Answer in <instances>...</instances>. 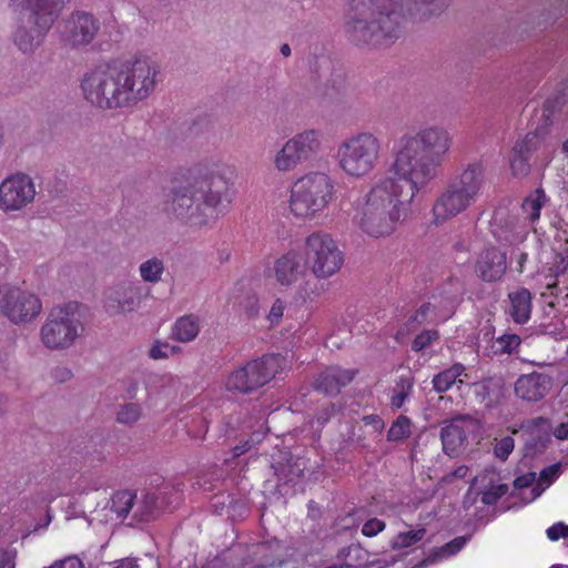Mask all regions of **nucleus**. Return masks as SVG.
Segmentation results:
<instances>
[{"label": "nucleus", "instance_id": "obj_1", "mask_svg": "<svg viewBox=\"0 0 568 568\" xmlns=\"http://www.w3.org/2000/svg\"><path fill=\"white\" fill-rule=\"evenodd\" d=\"M400 141L392 164L397 179H381L354 206V224L371 239H385L396 231L407 206L437 176L452 146L449 132L440 126L405 134Z\"/></svg>", "mask_w": 568, "mask_h": 568}, {"label": "nucleus", "instance_id": "obj_2", "mask_svg": "<svg viewBox=\"0 0 568 568\" xmlns=\"http://www.w3.org/2000/svg\"><path fill=\"white\" fill-rule=\"evenodd\" d=\"M234 175L226 164H199L173 179L164 210L190 226L207 225L231 204Z\"/></svg>", "mask_w": 568, "mask_h": 568}, {"label": "nucleus", "instance_id": "obj_3", "mask_svg": "<svg viewBox=\"0 0 568 568\" xmlns=\"http://www.w3.org/2000/svg\"><path fill=\"white\" fill-rule=\"evenodd\" d=\"M449 0H349L345 32L356 44L387 47L403 33L409 16L425 20L440 13Z\"/></svg>", "mask_w": 568, "mask_h": 568}, {"label": "nucleus", "instance_id": "obj_4", "mask_svg": "<svg viewBox=\"0 0 568 568\" xmlns=\"http://www.w3.org/2000/svg\"><path fill=\"white\" fill-rule=\"evenodd\" d=\"M64 0H10L13 10H20L19 26L13 41L20 51L32 52L45 38L62 11Z\"/></svg>", "mask_w": 568, "mask_h": 568}, {"label": "nucleus", "instance_id": "obj_5", "mask_svg": "<svg viewBox=\"0 0 568 568\" xmlns=\"http://www.w3.org/2000/svg\"><path fill=\"white\" fill-rule=\"evenodd\" d=\"M484 166L468 164L439 194L432 209V224L442 225L466 211L475 201L484 183Z\"/></svg>", "mask_w": 568, "mask_h": 568}, {"label": "nucleus", "instance_id": "obj_6", "mask_svg": "<svg viewBox=\"0 0 568 568\" xmlns=\"http://www.w3.org/2000/svg\"><path fill=\"white\" fill-rule=\"evenodd\" d=\"M335 181L326 172L312 171L294 181L288 211L295 219L313 220L324 212L335 196Z\"/></svg>", "mask_w": 568, "mask_h": 568}, {"label": "nucleus", "instance_id": "obj_7", "mask_svg": "<svg viewBox=\"0 0 568 568\" xmlns=\"http://www.w3.org/2000/svg\"><path fill=\"white\" fill-rule=\"evenodd\" d=\"M80 88L85 101L101 110L129 106L119 60L88 70L81 79Z\"/></svg>", "mask_w": 568, "mask_h": 568}, {"label": "nucleus", "instance_id": "obj_8", "mask_svg": "<svg viewBox=\"0 0 568 568\" xmlns=\"http://www.w3.org/2000/svg\"><path fill=\"white\" fill-rule=\"evenodd\" d=\"M382 142L372 132H357L343 140L336 153L338 168L353 179H363L377 168Z\"/></svg>", "mask_w": 568, "mask_h": 568}, {"label": "nucleus", "instance_id": "obj_9", "mask_svg": "<svg viewBox=\"0 0 568 568\" xmlns=\"http://www.w3.org/2000/svg\"><path fill=\"white\" fill-rule=\"evenodd\" d=\"M286 365L281 354H265L230 373L225 381L229 392L250 394L272 381Z\"/></svg>", "mask_w": 568, "mask_h": 568}, {"label": "nucleus", "instance_id": "obj_10", "mask_svg": "<svg viewBox=\"0 0 568 568\" xmlns=\"http://www.w3.org/2000/svg\"><path fill=\"white\" fill-rule=\"evenodd\" d=\"M119 68L129 106L148 99L160 82V65L151 57L140 55L131 60H119Z\"/></svg>", "mask_w": 568, "mask_h": 568}, {"label": "nucleus", "instance_id": "obj_11", "mask_svg": "<svg viewBox=\"0 0 568 568\" xmlns=\"http://www.w3.org/2000/svg\"><path fill=\"white\" fill-rule=\"evenodd\" d=\"M304 256L311 272L320 280L332 277L344 264V253L336 241L322 230L314 231L305 237Z\"/></svg>", "mask_w": 568, "mask_h": 568}, {"label": "nucleus", "instance_id": "obj_12", "mask_svg": "<svg viewBox=\"0 0 568 568\" xmlns=\"http://www.w3.org/2000/svg\"><path fill=\"white\" fill-rule=\"evenodd\" d=\"M77 305L68 304L53 308L40 328V339L44 347L52 351L65 349L73 345L82 331L75 316Z\"/></svg>", "mask_w": 568, "mask_h": 568}, {"label": "nucleus", "instance_id": "obj_13", "mask_svg": "<svg viewBox=\"0 0 568 568\" xmlns=\"http://www.w3.org/2000/svg\"><path fill=\"white\" fill-rule=\"evenodd\" d=\"M42 303L40 298L17 286H0V313L12 323H24L40 314Z\"/></svg>", "mask_w": 568, "mask_h": 568}, {"label": "nucleus", "instance_id": "obj_14", "mask_svg": "<svg viewBox=\"0 0 568 568\" xmlns=\"http://www.w3.org/2000/svg\"><path fill=\"white\" fill-rule=\"evenodd\" d=\"M100 30L99 20L85 11L72 12L60 24L61 42L71 49L89 45Z\"/></svg>", "mask_w": 568, "mask_h": 568}, {"label": "nucleus", "instance_id": "obj_15", "mask_svg": "<svg viewBox=\"0 0 568 568\" xmlns=\"http://www.w3.org/2000/svg\"><path fill=\"white\" fill-rule=\"evenodd\" d=\"M36 186L32 179L24 173L9 175L0 183V210L19 211L33 201Z\"/></svg>", "mask_w": 568, "mask_h": 568}, {"label": "nucleus", "instance_id": "obj_16", "mask_svg": "<svg viewBox=\"0 0 568 568\" xmlns=\"http://www.w3.org/2000/svg\"><path fill=\"white\" fill-rule=\"evenodd\" d=\"M507 270L506 253L496 246L484 248L475 264L476 274L488 283L497 282L503 278Z\"/></svg>", "mask_w": 568, "mask_h": 568}, {"label": "nucleus", "instance_id": "obj_17", "mask_svg": "<svg viewBox=\"0 0 568 568\" xmlns=\"http://www.w3.org/2000/svg\"><path fill=\"white\" fill-rule=\"evenodd\" d=\"M305 270L302 264V256L295 250H290L278 256L272 267L275 282L280 286L291 287L303 276Z\"/></svg>", "mask_w": 568, "mask_h": 568}, {"label": "nucleus", "instance_id": "obj_18", "mask_svg": "<svg viewBox=\"0 0 568 568\" xmlns=\"http://www.w3.org/2000/svg\"><path fill=\"white\" fill-rule=\"evenodd\" d=\"M358 369L343 368L341 366H328L323 369L314 382V389L325 395H337L342 388L349 385Z\"/></svg>", "mask_w": 568, "mask_h": 568}, {"label": "nucleus", "instance_id": "obj_19", "mask_svg": "<svg viewBox=\"0 0 568 568\" xmlns=\"http://www.w3.org/2000/svg\"><path fill=\"white\" fill-rule=\"evenodd\" d=\"M552 387V378L544 373L532 372L520 375L515 383V394L523 400L538 402Z\"/></svg>", "mask_w": 568, "mask_h": 568}, {"label": "nucleus", "instance_id": "obj_20", "mask_svg": "<svg viewBox=\"0 0 568 568\" xmlns=\"http://www.w3.org/2000/svg\"><path fill=\"white\" fill-rule=\"evenodd\" d=\"M141 288L133 283H124L112 290L105 301V307L111 314L131 312L139 304Z\"/></svg>", "mask_w": 568, "mask_h": 568}, {"label": "nucleus", "instance_id": "obj_21", "mask_svg": "<svg viewBox=\"0 0 568 568\" xmlns=\"http://www.w3.org/2000/svg\"><path fill=\"white\" fill-rule=\"evenodd\" d=\"M466 417L459 416L453 418L440 430L443 449L448 456H455L467 440V434L464 428Z\"/></svg>", "mask_w": 568, "mask_h": 568}, {"label": "nucleus", "instance_id": "obj_22", "mask_svg": "<svg viewBox=\"0 0 568 568\" xmlns=\"http://www.w3.org/2000/svg\"><path fill=\"white\" fill-rule=\"evenodd\" d=\"M321 131L310 129L295 134L290 141L296 148L302 160L307 161L321 150Z\"/></svg>", "mask_w": 568, "mask_h": 568}, {"label": "nucleus", "instance_id": "obj_23", "mask_svg": "<svg viewBox=\"0 0 568 568\" xmlns=\"http://www.w3.org/2000/svg\"><path fill=\"white\" fill-rule=\"evenodd\" d=\"M510 301L509 314L517 324H526L531 314V293L527 288H519L508 295Z\"/></svg>", "mask_w": 568, "mask_h": 568}, {"label": "nucleus", "instance_id": "obj_24", "mask_svg": "<svg viewBox=\"0 0 568 568\" xmlns=\"http://www.w3.org/2000/svg\"><path fill=\"white\" fill-rule=\"evenodd\" d=\"M465 372V366L460 363H455L450 367L439 372L433 377L432 384L435 392L442 394L449 390L454 384L463 383L459 378Z\"/></svg>", "mask_w": 568, "mask_h": 568}, {"label": "nucleus", "instance_id": "obj_25", "mask_svg": "<svg viewBox=\"0 0 568 568\" xmlns=\"http://www.w3.org/2000/svg\"><path fill=\"white\" fill-rule=\"evenodd\" d=\"M200 332V320L197 316L190 314L176 320L173 327V336L182 342L193 341Z\"/></svg>", "mask_w": 568, "mask_h": 568}, {"label": "nucleus", "instance_id": "obj_26", "mask_svg": "<svg viewBox=\"0 0 568 568\" xmlns=\"http://www.w3.org/2000/svg\"><path fill=\"white\" fill-rule=\"evenodd\" d=\"M301 162H303V160L290 140L285 142L274 156V166L280 172L293 171Z\"/></svg>", "mask_w": 568, "mask_h": 568}, {"label": "nucleus", "instance_id": "obj_27", "mask_svg": "<svg viewBox=\"0 0 568 568\" xmlns=\"http://www.w3.org/2000/svg\"><path fill=\"white\" fill-rule=\"evenodd\" d=\"M547 201L546 193L541 187L536 189L525 197L521 210L530 223H535L540 219L541 209Z\"/></svg>", "mask_w": 568, "mask_h": 568}, {"label": "nucleus", "instance_id": "obj_28", "mask_svg": "<svg viewBox=\"0 0 568 568\" xmlns=\"http://www.w3.org/2000/svg\"><path fill=\"white\" fill-rule=\"evenodd\" d=\"M136 495L130 490H119L111 498V509L119 518H126L134 506Z\"/></svg>", "mask_w": 568, "mask_h": 568}, {"label": "nucleus", "instance_id": "obj_29", "mask_svg": "<svg viewBox=\"0 0 568 568\" xmlns=\"http://www.w3.org/2000/svg\"><path fill=\"white\" fill-rule=\"evenodd\" d=\"M413 392V382L407 376H400L393 388L390 396V406L394 409H399L404 406L406 399Z\"/></svg>", "mask_w": 568, "mask_h": 568}, {"label": "nucleus", "instance_id": "obj_30", "mask_svg": "<svg viewBox=\"0 0 568 568\" xmlns=\"http://www.w3.org/2000/svg\"><path fill=\"white\" fill-rule=\"evenodd\" d=\"M412 434V420L406 415H399L387 430L388 442L406 439Z\"/></svg>", "mask_w": 568, "mask_h": 568}, {"label": "nucleus", "instance_id": "obj_31", "mask_svg": "<svg viewBox=\"0 0 568 568\" xmlns=\"http://www.w3.org/2000/svg\"><path fill=\"white\" fill-rule=\"evenodd\" d=\"M164 272L163 262L156 257L150 258L140 265V274L143 281L158 283Z\"/></svg>", "mask_w": 568, "mask_h": 568}, {"label": "nucleus", "instance_id": "obj_32", "mask_svg": "<svg viewBox=\"0 0 568 568\" xmlns=\"http://www.w3.org/2000/svg\"><path fill=\"white\" fill-rule=\"evenodd\" d=\"M425 535H426L425 528L399 532L395 536V538L392 542V548L393 549L408 548V547L417 544L418 541H420L425 537Z\"/></svg>", "mask_w": 568, "mask_h": 568}, {"label": "nucleus", "instance_id": "obj_33", "mask_svg": "<svg viewBox=\"0 0 568 568\" xmlns=\"http://www.w3.org/2000/svg\"><path fill=\"white\" fill-rule=\"evenodd\" d=\"M521 339L517 334H504L495 339V352L500 354H510L519 347Z\"/></svg>", "mask_w": 568, "mask_h": 568}, {"label": "nucleus", "instance_id": "obj_34", "mask_svg": "<svg viewBox=\"0 0 568 568\" xmlns=\"http://www.w3.org/2000/svg\"><path fill=\"white\" fill-rule=\"evenodd\" d=\"M438 338L439 332L437 329H424L412 342V349L414 352H422L433 345Z\"/></svg>", "mask_w": 568, "mask_h": 568}, {"label": "nucleus", "instance_id": "obj_35", "mask_svg": "<svg viewBox=\"0 0 568 568\" xmlns=\"http://www.w3.org/2000/svg\"><path fill=\"white\" fill-rule=\"evenodd\" d=\"M538 136L536 133L529 132L523 139L516 141L513 152L518 155L530 158V154L537 148Z\"/></svg>", "mask_w": 568, "mask_h": 568}, {"label": "nucleus", "instance_id": "obj_36", "mask_svg": "<svg viewBox=\"0 0 568 568\" xmlns=\"http://www.w3.org/2000/svg\"><path fill=\"white\" fill-rule=\"evenodd\" d=\"M142 410L139 404L130 403L121 407L116 414V420L121 424H132L139 420Z\"/></svg>", "mask_w": 568, "mask_h": 568}, {"label": "nucleus", "instance_id": "obj_37", "mask_svg": "<svg viewBox=\"0 0 568 568\" xmlns=\"http://www.w3.org/2000/svg\"><path fill=\"white\" fill-rule=\"evenodd\" d=\"M507 491L508 486L506 484L495 485L481 493L480 500L484 505L493 506L496 505Z\"/></svg>", "mask_w": 568, "mask_h": 568}, {"label": "nucleus", "instance_id": "obj_38", "mask_svg": "<svg viewBox=\"0 0 568 568\" xmlns=\"http://www.w3.org/2000/svg\"><path fill=\"white\" fill-rule=\"evenodd\" d=\"M510 169L513 174L516 176H524L528 174L530 170L529 158L518 155L513 152L510 156Z\"/></svg>", "mask_w": 568, "mask_h": 568}, {"label": "nucleus", "instance_id": "obj_39", "mask_svg": "<svg viewBox=\"0 0 568 568\" xmlns=\"http://www.w3.org/2000/svg\"><path fill=\"white\" fill-rule=\"evenodd\" d=\"M386 527V524L384 520H381L378 518H371L367 521L364 523L362 527V534L365 537L372 538L382 532Z\"/></svg>", "mask_w": 568, "mask_h": 568}, {"label": "nucleus", "instance_id": "obj_40", "mask_svg": "<svg viewBox=\"0 0 568 568\" xmlns=\"http://www.w3.org/2000/svg\"><path fill=\"white\" fill-rule=\"evenodd\" d=\"M341 407L336 404L323 406L314 416L315 422L320 426H324L333 416L339 412Z\"/></svg>", "mask_w": 568, "mask_h": 568}, {"label": "nucleus", "instance_id": "obj_41", "mask_svg": "<svg viewBox=\"0 0 568 568\" xmlns=\"http://www.w3.org/2000/svg\"><path fill=\"white\" fill-rule=\"evenodd\" d=\"M176 347L168 343H155L150 349V357L153 359L168 358L175 353Z\"/></svg>", "mask_w": 568, "mask_h": 568}, {"label": "nucleus", "instance_id": "obj_42", "mask_svg": "<svg viewBox=\"0 0 568 568\" xmlns=\"http://www.w3.org/2000/svg\"><path fill=\"white\" fill-rule=\"evenodd\" d=\"M495 455L505 460L508 458L510 453L514 450V439L509 436H506L501 438L496 445H495Z\"/></svg>", "mask_w": 568, "mask_h": 568}, {"label": "nucleus", "instance_id": "obj_43", "mask_svg": "<svg viewBox=\"0 0 568 568\" xmlns=\"http://www.w3.org/2000/svg\"><path fill=\"white\" fill-rule=\"evenodd\" d=\"M546 535L549 540L557 541L560 538H568V525L559 521L554 525H551L547 530Z\"/></svg>", "mask_w": 568, "mask_h": 568}, {"label": "nucleus", "instance_id": "obj_44", "mask_svg": "<svg viewBox=\"0 0 568 568\" xmlns=\"http://www.w3.org/2000/svg\"><path fill=\"white\" fill-rule=\"evenodd\" d=\"M285 304L281 298H276L266 316L271 325H276L282 321Z\"/></svg>", "mask_w": 568, "mask_h": 568}, {"label": "nucleus", "instance_id": "obj_45", "mask_svg": "<svg viewBox=\"0 0 568 568\" xmlns=\"http://www.w3.org/2000/svg\"><path fill=\"white\" fill-rule=\"evenodd\" d=\"M560 473V464L556 463L541 469L539 481L549 486L558 477Z\"/></svg>", "mask_w": 568, "mask_h": 568}, {"label": "nucleus", "instance_id": "obj_46", "mask_svg": "<svg viewBox=\"0 0 568 568\" xmlns=\"http://www.w3.org/2000/svg\"><path fill=\"white\" fill-rule=\"evenodd\" d=\"M17 550L0 548V568H16Z\"/></svg>", "mask_w": 568, "mask_h": 568}, {"label": "nucleus", "instance_id": "obj_47", "mask_svg": "<svg viewBox=\"0 0 568 568\" xmlns=\"http://www.w3.org/2000/svg\"><path fill=\"white\" fill-rule=\"evenodd\" d=\"M362 422L365 426H371L373 432L381 435L385 428L383 418L377 414H369L362 417Z\"/></svg>", "mask_w": 568, "mask_h": 568}, {"label": "nucleus", "instance_id": "obj_48", "mask_svg": "<svg viewBox=\"0 0 568 568\" xmlns=\"http://www.w3.org/2000/svg\"><path fill=\"white\" fill-rule=\"evenodd\" d=\"M49 568H84V565L78 556H69L54 561Z\"/></svg>", "mask_w": 568, "mask_h": 568}, {"label": "nucleus", "instance_id": "obj_49", "mask_svg": "<svg viewBox=\"0 0 568 568\" xmlns=\"http://www.w3.org/2000/svg\"><path fill=\"white\" fill-rule=\"evenodd\" d=\"M154 517V505L153 499L149 503L148 500L144 501V505L142 508H139L134 513V518H136L140 521H149Z\"/></svg>", "mask_w": 568, "mask_h": 568}, {"label": "nucleus", "instance_id": "obj_50", "mask_svg": "<svg viewBox=\"0 0 568 568\" xmlns=\"http://www.w3.org/2000/svg\"><path fill=\"white\" fill-rule=\"evenodd\" d=\"M466 540V537L454 538L443 547V551L448 555H455L465 546Z\"/></svg>", "mask_w": 568, "mask_h": 568}, {"label": "nucleus", "instance_id": "obj_51", "mask_svg": "<svg viewBox=\"0 0 568 568\" xmlns=\"http://www.w3.org/2000/svg\"><path fill=\"white\" fill-rule=\"evenodd\" d=\"M536 479L535 473H527L521 476H518L514 480V487L517 489H524L530 487Z\"/></svg>", "mask_w": 568, "mask_h": 568}, {"label": "nucleus", "instance_id": "obj_52", "mask_svg": "<svg viewBox=\"0 0 568 568\" xmlns=\"http://www.w3.org/2000/svg\"><path fill=\"white\" fill-rule=\"evenodd\" d=\"M548 425H549V419L546 418V417L539 416V417L530 419L527 423V428L532 430L535 428H541V427H545V426H548Z\"/></svg>", "mask_w": 568, "mask_h": 568}, {"label": "nucleus", "instance_id": "obj_53", "mask_svg": "<svg viewBox=\"0 0 568 568\" xmlns=\"http://www.w3.org/2000/svg\"><path fill=\"white\" fill-rule=\"evenodd\" d=\"M554 436L557 439H568V423H561L554 429Z\"/></svg>", "mask_w": 568, "mask_h": 568}, {"label": "nucleus", "instance_id": "obj_54", "mask_svg": "<svg viewBox=\"0 0 568 568\" xmlns=\"http://www.w3.org/2000/svg\"><path fill=\"white\" fill-rule=\"evenodd\" d=\"M252 447V444H251V440H245L243 442L242 444L240 445H236L234 448H233V456L234 457H240L241 455L245 454L246 452H248Z\"/></svg>", "mask_w": 568, "mask_h": 568}, {"label": "nucleus", "instance_id": "obj_55", "mask_svg": "<svg viewBox=\"0 0 568 568\" xmlns=\"http://www.w3.org/2000/svg\"><path fill=\"white\" fill-rule=\"evenodd\" d=\"M432 305L429 303L423 304L415 313V321H424L427 316V313L430 311Z\"/></svg>", "mask_w": 568, "mask_h": 568}, {"label": "nucleus", "instance_id": "obj_56", "mask_svg": "<svg viewBox=\"0 0 568 568\" xmlns=\"http://www.w3.org/2000/svg\"><path fill=\"white\" fill-rule=\"evenodd\" d=\"M114 568H140L139 565L132 559H124L119 562Z\"/></svg>", "mask_w": 568, "mask_h": 568}, {"label": "nucleus", "instance_id": "obj_57", "mask_svg": "<svg viewBox=\"0 0 568 568\" xmlns=\"http://www.w3.org/2000/svg\"><path fill=\"white\" fill-rule=\"evenodd\" d=\"M527 258H528V254L525 253V252H521L517 258V264H518V267H517V271L519 273H523L524 272V265L525 263L527 262Z\"/></svg>", "mask_w": 568, "mask_h": 568}, {"label": "nucleus", "instance_id": "obj_58", "mask_svg": "<svg viewBox=\"0 0 568 568\" xmlns=\"http://www.w3.org/2000/svg\"><path fill=\"white\" fill-rule=\"evenodd\" d=\"M55 377L59 378L61 382L67 381L71 377V372L69 369L63 368L57 372Z\"/></svg>", "mask_w": 568, "mask_h": 568}, {"label": "nucleus", "instance_id": "obj_59", "mask_svg": "<svg viewBox=\"0 0 568 568\" xmlns=\"http://www.w3.org/2000/svg\"><path fill=\"white\" fill-rule=\"evenodd\" d=\"M467 471V467L466 466H460L458 467L455 471H454V475L457 476V477H464L465 474Z\"/></svg>", "mask_w": 568, "mask_h": 568}, {"label": "nucleus", "instance_id": "obj_60", "mask_svg": "<svg viewBox=\"0 0 568 568\" xmlns=\"http://www.w3.org/2000/svg\"><path fill=\"white\" fill-rule=\"evenodd\" d=\"M281 53L284 55V57H288L291 54V48L288 44L284 43L282 44L281 47Z\"/></svg>", "mask_w": 568, "mask_h": 568}, {"label": "nucleus", "instance_id": "obj_61", "mask_svg": "<svg viewBox=\"0 0 568 568\" xmlns=\"http://www.w3.org/2000/svg\"><path fill=\"white\" fill-rule=\"evenodd\" d=\"M317 61H318L321 64H325V65H327V67H328V64H329V60H328V58H327V57H325V55H322V57L317 58Z\"/></svg>", "mask_w": 568, "mask_h": 568}, {"label": "nucleus", "instance_id": "obj_62", "mask_svg": "<svg viewBox=\"0 0 568 568\" xmlns=\"http://www.w3.org/2000/svg\"><path fill=\"white\" fill-rule=\"evenodd\" d=\"M562 152L568 155V139L562 143Z\"/></svg>", "mask_w": 568, "mask_h": 568}, {"label": "nucleus", "instance_id": "obj_63", "mask_svg": "<svg viewBox=\"0 0 568 568\" xmlns=\"http://www.w3.org/2000/svg\"><path fill=\"white\" fill-rule=\"evenodd\" d=\"M257 315V308H252L251 312H250V316H255Z\"/></svg>", "mask_w": 568, "mask_h": 568}, {"label": "nucleus", "instance_id": "obj_64", "mask_svg": "<svg viewBox=\"0 0 568 568\" xmlns=\"http://www.w3.org/2000/svg\"><path fill=\"white\" fill-rule=\"evenodd\" d=\"M549 568H568V567L562 566V565H552Z\"/></svg>", "mask_w": 568, "mask_h": 568}]
</instances>
